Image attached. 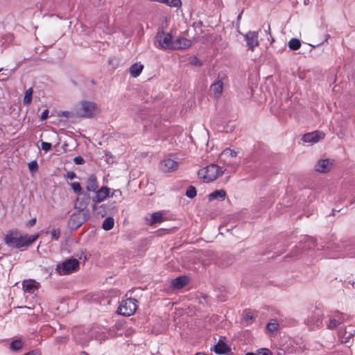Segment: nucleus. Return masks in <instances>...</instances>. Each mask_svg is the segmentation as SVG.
Segmentation results:
<instances>
[{
	"label": "nucleus",
	"mask_w": 355,
	"mask_h": 355,
	"mask_svg": "<svg viewBox=\"0 0 355 355\" xmlns=\"http://www.w3.org/2000/svg\"><path fill=\"white\" fill-rule=\"evenodd\" d=\"M36 222H37V219L35 218H31V219H30V220L28 221L27 226L32 227L35 224Z\"/></svg>",
	"instance_id": "nucleus-41"
},
{
	"label": "nucleus",
	"mask_w": 355,
	"mask_h": 355,
	"mask_svg": "<svg viewBox=\"0 0 355 355\" xmlns=\"http://www.w3.org/2000/svg\"><path fill=\"white\" fill-rule=\"evenodd\" d=\"M137 309V300L135 298H127L121 302L117 308V313L129 317L135 313Z\"/></svg>",
	"instance_id": "nucleus-4"
},
{
	"label": "nucleus",
	"mask_w": 355,
	"mask_h": 355,
	"mask_svg": "<svg viewBox=\"0 0 355 355\" xmlns=\"http://www.w3.org/2000/svg\"><path fill=\"white\" fill-rule=\"evenodd\" d=\"M28 167H29V170L31 172H35L37 171L38 165L37 161L34 160L29 164H28Z\"/></svg>",
	"instance_id": "nucleus-36"
},
{
	"label": "nucleus",
	"mask_w": 355,
	"mask_h": 355,
	"mask_svg": "<svg viewBox=\"0 0 355 355\" xmlns=\"http://www.w3.org/2000/svg\"><path fill=\"white\" fill-rule=\"evenodd\" d=\"M178 166H180V164L171 158L164 159L159 164V169L164 173L174 172L178 168Z\"/></svg>",
	"instance_id": "nucleus-10"
},
{
	"label": "nucleus",
	"mask_w": 355,
	"mask_h": 355,
	"mask_svg": "<svg viewBox=\"0 0 355 355\" xmlns=\"http://www.w3.org/2000/svg\"><path fill=\"white\" fill-rule=\"evenodd\" d=\"M193 64L198 66L201 65L200 60H199L198 58H194Z\"/></svg>",
	"instance_id": "nucleus-45"
},
{
	"label": "nucleus",
	"mask_w": 355,
	"mask_h": 355,
	"mask_svg": "<svg viewBox=\"0 0 355 355\" xmlns=\"http://www.w3.org/2000/svg\"><path fill=\"white\" fill-rule=\"evenodd\" d=\"M68 114H69V113H68V112H64V116H68Z\"/></svg>",
	"instance_id": "nucleus-48"
},
{
	"label": "nucleus",
	"mask_w": 355,
	"mask_h": 355,
	"mask_svg": "<svg viewBox=\"0 0 355 355\" xmlns=\"http://www.w3.org/2000/svg\"><path fill=\"white\" fill-rule=\"evenodd\" d=\"M94 192H96V193H94V196L92 198V201L94 202V205L92 207L93 210H95V206H96V204L101 203L107 198L110 197V189L107 187H103Z\"/></svg>",
	"instance_id": "nucleus-9"
},
{
	"label": "nucleus",
	"mask_w": 355,
	"mask_h": 355,
	"mask_svg": "<svg viewBox=\"0 0 355 355\" xmlns=\"http://www.w3.org/2000/svg\"><path fill=\"white\" fill-rule=\"evenodd\" d=\"M117 195L121 196V192L120 190H114L112 194H111L110 196L112 197L113 196Z\"/></svg>",
	"instance_id": "nucleus-44"
},
{
	"label": "nucleus",
	"mask_w": 355,
	"mask_h": 355,
	"mask_svg": "<svg viewBox=\"0 0 355 355\" xmlns=\"http://www.w3.org/2000/svg\"><path fill=\"white\" fill-rule=\"evenodd\" d=\"M80 262L75 258H69L57 265L55 270L60 275H70L77 271Z\"/></svg>",
	"instance_id": "nucleus-3"
},
{
	"label": "nucleus",
	"mask_w": 355,
	"mask_h": 355,
	"mask_svg": "<svg viewBox=\"0 0 355 355\" xmlns=\"http://www.w3.org/2000/svg\"><path fill=\"white\" fill-rule=\"evenodd\" d=\"M191 42L183 37H178L176 40H173L172 48L171 51L173 50H184L190 48Z\"/></svg>",
	"instance_id": "nucleus-11"
},
{
	"label": "nucleus",
	"mask_w": 355,
	"mask_h": 355,
	"mask_svg": "<svg viewBox=\"0 0 355 355\" xmlns=\"http://www.w3.org/2000/svg\"><path fill=\"white\" fill-rule=\"evenodd\" d=\"M86 207H87V204H86V203L80 202V204H79V207H78V208L81 209H85Z\"/></svg>",
	"instance_id": "nucleus-46"
},
{
	"label": "nucleus",
	"mask_w": 355,
	"mask_h": 355,
	"mask_svg": "<svg viewBox=\"0 0 355 355\" xmlns=\"http://www.w3.org/2000/svg\"><path fill=\"white\" fill-rule=\"evenodd\" d=\"M225 197V190H216L213 193L208 195V200H214L217 198L224 199Z\"/></svg>",
	"instance_id": "nucleus-22"
},
{
	"label": "nucleus",
	"mask_w": 355,
	"mask_h": 355,
	"mask_svg": "<svg viewBox=\"0 0 355 355\" xmlns=\"http://www.w3.org/2000/svg\"><path fill=\"white\" fill-rule=\"evenodd\" d=\"M230 350V347L225 344L223 338H220L219 340H218V343L214 347V352H216L217 354H227Z\"/></svg>",
	"instance_id": "nucleus-17"
},
{
	"label": "nucleus",
	"mask_w": 355,
	"mask_h": 355,
	"mask_svg": "<svg viewBox=\"0 0 355 355\" xmlns=\"http://www.w3.org/2000/svg\"><path fill=\"white\" fill-rule=\"evenodd\" d=\"M324 137L322 132H311L303 135L302 140L305 143H317Z\"/></svg>",
	"instance_id": "nucleus-13"
},
{
	"label": "nucleus",
	"mask_w": 355,
	"mask_h": 355,
	"mask_svg": "<svg viewBox=\"0 0 355 355\" xmlns=\"http://www.w3.org/2000/svg\"><path fill=\"white\" fill-rule=\"evenodd\" d=\"M245 355H257L256 353H252V352H248L245 354Z\"/></svg>",
	"instance_id": "nucleus-47"
},
{
	"label": "nucleus",
	"mask_w": 355,
	"mask_h": 355,
	"mask_svg": "<svg viewBox=\"0 0 355 355\" xmlns=\"http://www.w3.org/2000/svg\"><path fill=\"white\" fill-rule=\"evenodd\" d=\"M244 318H245V320L248 321V320H252L253 316L250 313H248L245 314V316H244Z\"/></svg>",
	"instance_id": "nucleus-43"
},
{
	"label": "nucleus",
	"mask_w": 355,
	"mask_h": 355,
	"mask_svg": "<svg viewBox=\"0 0 355 355\" xmlns=\"http://www.w3.org/2000/svg\"><path fill=\"white\" fill-rule=\"evenodd\" d=\"M156 42L159 43V48L164 50H171L173 46V35L171 33H166L163 31L157 32Z\"/></svg>",
	"instance_id": "nucleus-8"
},
{
	"label": "nucleus",
	"mask_w": 355,
	"mask_h": 355,
	"mask_svg": "<svg viewBox=\"0 0 355 355\" xmlns=\"http://www.w3.org/2000/svg\"><path fill=\"white\" fill-rule=\"evenodd\" d=\"M204 182H211L223 174V171L216 164H212L205 166L198 172Z\"/></svg>",
	"instance_id": "nucleus-2"
},
{
	"label": "nucleus",
	"mask_w": 355,
	"mask_h": 355,
	"mask_svg": "<svg viewBox=\"0 0 355 355\" xmlns=\"http://www.w3.org/2000/svg\"><path fill=\"white\" fill-rule=\"evenodd\" d=\"M157 3H164L166 6L179 8H180L182 3L181 0H157Z\"/></svg>",
	"instance_id": "nucleus-23"
},
{
	"label": "nucleus",
	"mask_w": 355,
	"mask_h": 355,
	"mask_svg": "<svg viewBox=\"0 0 355 355\" xmlns=\"http://www.w3.org/2000/svg\"><path fill=\"white\" fill-rule=\"evenodd\" d=\"M97 188L98 182L96 176L94 174L90 175L86 182V190L89 192H94L97 191Z\"/></svg>",
	"instance_id": "nucleus-18"
},
{
	"label": "nucleus",
	"mask_w": 355,
	"mask_h": 355,
	"mask_svg": "<svg viewBox=\"0 0 355 355\" xmlns=\"http://www.w3.org/2000/svg\"><path fill=\"white\" fill-rule=\"evenodd\" d=\"M73 162L76 164H84V159L81 156H77L73 158Z\"/></svg>",
	"instance_id": "nucleus-38"
},
{
	"label": "nucleus",
	"mask_w": 355,
	"mask_h": 355,
	"mask_svg": "<svg viewBox=\"0 0 355 355\" xmlns=\"http://www.w3.org/2000/svg\"><path fill=\"white\" fill-rule=\"evenodd\" d=\"M38 238V234L19 235L17 230H10L4 236V243L15 248H23L33 244Z\"/></svg>",
	"instance_id": "nucleus-1"
},
{
	"label": "nucleus",
	"mask_w": 355,
	"mask_h": 355,
	"mask_svg": "<svg viewBox=\"0 0 355 355\" xmlns=\"http://www.w3.org/2000/svg\"><path fill=\"white\" fill-rule=\"evenodd\" d=\"M98 112V106L96 103L91 102L89 101H83L80 103V107L79 111H78V115L86 118H93Z\"/></svg>",
	"instance_id": "nucleus-5"
},
{
	"label": "nucleus",
	"mask_w": 355,
	"mask_h": 355,
	"mask_svg": "<svg viewBox=\"0 0 355 355\" xmlns=\"http://www.w3.org/2000/svg\"><path fill=\"white\" fill-rule=\"evenodd\" d=\"M334 165V160L330 159H323L318 161L315 166L317 172L326 173L330 171Z\"/></svg>",
	"instance_id": "nucleus-12"
},
{
	"label": "nucleus",
	"mask_w": 355,
	"mask_h": 355,
	"mask_svg": "<svg viewBox=\"0 0 355 355\" xmlns=\"http://www.w3.org/2000/svg\"><path fill=\"white\" fill-rule=\"evenodd\" d=\"M51 143L44 142V141L41 142V148H42L43 150L46 151V152L49 151L51 150Z\"/></svg>",
	"instance_id": "nucleus-37"
},
{
	"label": "nucleus",
	"mask_w": 355,
	"mask_h": 355,
	"mask_svg": "<svg viewBox=\"0 0 355 355\" xmlns=\"http://www.w3.org/2000/svg\"><path fill=\"white\" fill-rule=\"evenodd\" d=\"M329 318H333L334 320H339L344 322V314L339 311H334L331 312L329 315Z\"/></svg>",
	"instance_id": "nucleus-29"
},
{
	"label": "nucleus",
	"mask_w": 355,
	"mask_h": 355,
	"mask_svg": "<svg viewBox=\"0 0 355 355\" xmlns=\"http://www.w3.org/2000/svg\"><path fill=\"white\" fill-rule=\"evenodd\" d=\"M196 355H206V354H202V353H196Z\"/></svg>",
	"instance_id": "nucleus-49"
},
{
	"label": "nucleus",
	"mask_w": 355,
	"mask_h": 355,
	"mask_svg": "<svg viewBox=\"0 0 355 355\" xmlns=\"http://www.w3.org/2000/svg\"><path fill=\"white\" fill-rule=\"evenodd\" d=\"M300 40L296 38H293L288 42V46L291 50L297 51L300 48Z\"/></svg>",
	"instance_id": "nucleus-28"
},
{
	"label": "nucleus",
	"mask_w": 355,
	"mask_h": 355,
	"mask_svg": "<svg viewBox=\"0 0 355 355\" xmlns=\"http://www.w3.org/2000/svg\"><path fill=\"white\" fill-rule=\"evenodd\" d=\"M22 347L23 342L21 340H15L10 343V349L14 352H17V350L20 349Z\"/></svg>",
	"instance_id": "nucleus-30"
},
{
	"label": "nucleus",
	"mask_w": 355,
	"mask_h": 355,
	"mask_svg": "<svg viewBox=\"0 0 355 355\" xmlns=\"http://www.w3.org/2000/svg\"><path fill=\"white\" fill-rule=\"evenodd\" d=\"M237 156V151L234 150H231L229 148H227L223 150L222 155H220V159L223 157L225 158H234Z\"/></svg>",
	"instance_id": "nucleus-25"
},
{
	"label": "nucleus",
	"mask_w": 355,
	"mask_h": 355,
	"mask_svg": "<svg viewBox=\"0 0 355 355\" xmlns=\"http://www.w3.org/2000/svg\"><path fill=\"white\" fill-rule=\"evenodd\" d=\"M196 189L194 187L190 186L189 188H187V190L186 191V196H187V198H193L196 196Z\"/></svg>",
	"instance_id": "nucleus-32"
},
{
	"label": "nucleus",
	"mask_w": 355,
	"mask_h": 355,
	"mask_svg": "<svg viewBox=\"0 0 355 355\" xmlns=\"http://www.w3.org/2000/svg\"><path fill=\"white\" fill-rule=\"evenodd\" d=\"M66 177L68 178L70 180H73L76 177V173H75L73 171H68L66 173Z\"/></svg>",
	"instance_id": "nucleus-40"
},
{
	"label": "nucleus",
	"mask_w": 355,
	"mask_h": 355,
	"mask_svg": "<svg viewBox=\"0 0 355 355\" xmlns=\"http://www.w3.org/2000/svg\"><path fill=\"white\" fill-rule=\"evenodd\" d=\"M278 327H279V324L276 321L270 322L266 325V329H267L268 331H269L270 333H273V332L276 331L277 330Z\"/></svg>",
	"instance_id": "nucleus-31"
},
{
	"label": "nucleus",
	"mask_w": 355,
	"mask_h": 355,
	"mask_svg": "<svg viewBox=\"0 0 355 355\" xmlns=\"http://www.w3.org/2000/svg\"><path fill=\"white\" fill-rule=\"evenodd\" d=\"M24 355H40V352L38 350H33L25 354Z\"/></svg>",
	"instance_id": "nucleus-42"
},
{
	"label": "nucleus",
	"mask_w": 355,
	"mask_h": 355,
	"mask_svg": "<svg viewBox=\"0 0 355 355\" xmlns=\"http://www.w3.org/2000/svg\"><path fill=\"white\" fill-rule=\"evenodd\" d=\"M257 355H273L268 348H261L257 351Z\"/></svg>",
	"instance_id": "nucleus-35"
},
{
	"label": "nucleus",
	"mask_w": 355,
	"mask_h": 355,
	"mask_svg": "<svg viewBox=\"0 0 355 355\" xmlns=\"http://www.w3.org/2000/svg\"><path fill=\"white\" fill-rule=\"evenodd\" d=\"M343 321H340L339 320L329 318V322L327 323V328L329 330H334L337 327L340 326Z\"/></svg>",
	"instance_id": "nucleus-26"
},
{
	"label": "nucleus",
	"mask_w": 355,
	"mask_h": 355,
	"mask_svg": "<svg viewBox=\"0 0 355 355\" xmlns=\"http://www.w3.org/2000/svg\"><path fill=\"white\" fill-rule=\"evenodd\" d=\"M74 339L83 346H87L91 340V335L87 329L83 327H76L73 330Z\"/></svg>",
	"instance_id": "nucleus-7"
},
{
	"label": "nucleus",
	"mask_w": 355,
	"mask_h": 355,
	"mask_svg": "<svg viewBox=\"0 0 355 355\" xmlns=\"http://www.w3.org/2000/svg\"><path fill=\"white\" fill-rule=\"evenodd\" d=\"M223 90V83L221 80H217L210 86V91L214 94V98L220 97Z\"/></svg>",
	"instance_id": "nucleus-19"
},
{
	"label": "nucleus",
	"mask_w": 355,
	"mask_h": 355,
	"mask_svg": "<svg viewBox=\"0 0 355 355\" xmlns=\"http://www.w3.org/2000/svg\"><path fill=\"white\" fill-rule=\"evenodd\" d=\"M114 227V219L112 217H107L103 222V228L105 230H111Z\"/></svg>",
	"instance_id": "nucleus-27"
},
{
	"label": "nucleus",
	"mask_w": 355,
	"mask_h": 355,
	"mask_svg": "<svg viewBox=\"0 0 355 355\" xmlns=\"http://www.w3.org/2000/svg\"><path fill=\"white\" fill-rule=\"evenodd\" d=\"M51 239L54 241H58L60 236V229H53L51 232Z\"/></svg>",
	"instance_id": "nucleus-34"
},
{
	"label": "nucleus",
	"mask_w": 355,
	"mask_h": 355,
	"mask_svg": "<svg viewBox=\"0 0 355 355\" xmlns=\"http://www.w3.org/2000/svg\"><path fill=\"white\" fill-rule=\"evenodd\" d=\"M71 188H72L74 193L80 194L81 193L82 189L80 184L78 182H73L71 183Z\"/></svg>",
	"instance_id": "nucleus-33"
},
{
	"label": "nucleus",
	"mask_w": 355,
	"mask_h": 355,
	"mask_svg": "<svg viewBox=\"0 0 355 355\" xmlns=\"http://www.w3.org/2000/svg\"><path fill=\"white\" fill-rule=\"evenodd\" d=\"M324 314L323 311L316 308L311 315L308 316L306 320V325L309 330H317L322 325Z\"/></svg>",
	"instance_id": "nucleus-6"
},
{
	"label": "nucleus",
	"mask_w": 355,
	"mask_h": 355,
	"mask_svg": "<svg viewBox=\"0 0 355 355\" xmlns=\"http://www.w3.org/2000/svg\"><path fill=\"white\" fill-rule=\"evenodd\" d=\"M33 94V89H32V87H30L26 89V92H24V96L23 100L24 105H28L31 104Z\"/></svg>",
	"instance_id": "nucleus-24"
},
{
	"label": "nucleus",
	"mask_w": 355,
	"mask_h": 355,
	"mask_svg": "<svg viewBox=\"0 0 355 355\" xmlns=\"http://www.w3.org/2000/svg\"><path fill=\"white\" fill-rule=\"evenodd\" d=\"M22 285L24 291L27 293H34L40 288V283L33 279L24 280Z\"/></svg>",
	"instance_id": "nucleus-15"
},
{
	"label": "nucleus",
	"mask_w": 355,
	"mask_h": 355,
	"mask_svg": "<svg viewBox=\"0 0 355 355\" xmlns=\"http://www.w3.org/2000/svg\"><path fill=\"white\" fill-rule=\"evenodd\" d=\"M1 70H2V69L1 68V69H0V71H1Z\"/></svg>",
	"instance_id": "nucleus-51"
},
{
	"label": "nucleus",
	"mask_w": 355,
	"mask_h": 355,
	"mask_svg": "<svg viewBox=\"0 0 355 355\" xmlns=\"http://www.w3.org/2000/svg\"><path fill=\"white\" fill-rule=\"evenodd\" d=\"M144 65L140 63H134L133 65L130 67V73L132 77H138L143 71Z\"/></svg>",
	"instance_id": "nucleus-21"
},
{
	"label": "nucleus",
	"mask_w": 355,
	"mask_h": 355,
	"mask_svg": "<svg viewBox=\"0 0 355 355\" xmlns=\"http://www.w3.org/2000/svg\"><path fill=\"white\" fill-rule=\"evenodd\" d=\"M164 218L163 214L160 211H157L153 214L146 217V225L153 226L155 223H160L164 222Z\"/></svg>",
	"instance_id": "nucleus-16"
},
{
	"label": "nucleus",
	"mask_w": 355,
	"mask_h": 355,
	"mask_svg": "<svg viewBox=\"0 0 355 355\" xmlns=\"http://www.w3.org/2000/svg\"><path fill=\"white\" fill-rule=\"evenodd\" d=\"M48 114H49V111L47 109H46L45 110H44L42 112V113H41L40 119L42 121L46 120L48 117Z\"/></svg>",
	"instance_id": "nucleus-39"
},
{
	"label": "nucleus",
	"mask_w": 355,
	"mask_h": 355,
	"mask_svg": "<svg viewBox=\"0 0 355 355\" xmlns=\"http://www.w3.org/2000/svg\"><path fill=\"white\" fill-rule=\"evenodd\" d=\"M246 43L248 47L250 48V51H253L254 49L258 46V33L254 31H250L247 33L245 36Z\"/></svg>",
	"instance_id": "nucleus-14"
},
{
	"label": "nucleus",
	"mask_w": 355,
	"mask_h": 355,
	"mask_svg": "<svg viewBox=\"0 0 355 355\" xmlns=\"http://www.w3.org/2000/svg\"><path fill=\"white\" fill-rule=\"evenodd\" d=\"M149 1H153V2H156L157 1V0H149Z\"/></svg>",
	"instance_id": "nucleus-50"
},
{
	"label": "nucleus",
	"mask_w": 355,
	"mask_h": 355,
	"mask_svg": "<svg viewBox=\"0 0 355 355\" xmlns=\"http://www.w3.org/2000/svg\"><path fill=\"white\" fill-rule=\"evenodd\" d=\"M188 278L186 276L176 277L172 281V286L174 288L180 289L187 284Z\"/></svg>",
	"instance_id": "nucleus-20"
}]
</instances>
